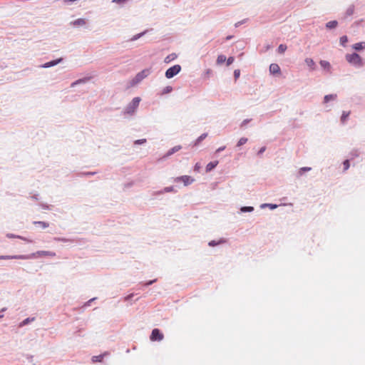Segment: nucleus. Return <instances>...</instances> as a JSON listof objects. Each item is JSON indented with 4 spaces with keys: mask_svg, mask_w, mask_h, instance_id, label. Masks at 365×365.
<instances>
[{
    "mask_svg": "<svg viewBox=\"0 0 365 365\" xmlns=\"http://www.w3.org/2000/svg\"><path fill=\"white\" fill-rule=\"evenodd\" d=\"M42 256H49L54 257L56 256V253L51 251H37L36 252L29 254V255H18L17 257H15L17 259H31L36 257H42Z\"/></svg>",
    "mask_w": 365,
    "mask_h": 365,
    "instance_id": "f257e3e1",
    "label": "nucleus"
},
{
    "mask_svg": "<svg viewBox=\"0 0 365 365\" xmlns=\"http://www.w3.org/2000/svg\"><path fill=\"white\" fill-rule=\"evenodd\" d=\"M151 73L150 68H145L138 73L129 82V87H133L140 83L143 79Z\"/></svg>",
    "mask_w": 365,
    "mask_h": 365,
    "instance_id": "f03ea898",
    "label": "nucleus"
},
{
    "mask_svg": "<svg viewBox=\"0 0 365 365\" xmlns=\"http://www.w3.org/2000/svg\"><path fill=\"white\" fill-rule=\"evenodd\" d=\"M346 60L351 64L356 67H362L364 66L363 59L356 53L346 55Z\"/></svg>",
    "mask_w": 365,
    "mask_h": 365,
    "instance_id": "7ed1b4c3",
    "label": "nucleus"
},
{
    "mask_svg": "<svg viewBox=\"0 0 365 365\" xmlns=\"http://www.w3.org/2000/svg\"><path fill=\"white\" fill-rule=\"evenodd\" d=\"M140 102V97H135L131 102H130L127 106L125 108L124 113L133 115L135 112L137 108L139 106V103Z\"/></svg>",
    "mask_w": 365,
    "mask_h": 365,
    "instance_id": "20e7f679",
    "label": "nucleus"
},
{
    "mask_svg": "<svg viewBox=\"0 0 365 365\" xmlns=\"http://www.w3.org/2000/svg\"><path fill=\"white\" fill-rule=\"evenodd\" d=\"M181 66L179 64L174 65L170 67L165 71V76L167 78L170 79L178 74L181 71Z\"/></svg>",
    "mask_w": 365,
    "mask_h": 365,
    "instance_id": "39448f33",
    "label": "nucleus"
},
{
    "mask_svg": "<svg viewBox=\"0 0 365 365\" xmlns=\"http://www.w3.org/2000/svg\"><path fill=\"white\" fill-rule=\"evenodd\" d=\"M150 339L153 341H160L163 339V333H161L160 329H153V331L151 332Z\"/></svg>",
    "mask_w": 365,
    "mask_h": 365,
    "instance_id": "423d86ee",
    "label": "nucleus"
},
{
    "mask_svg": "<svg viewBox=\"0 0 365 365\" xmlns=\"http://www.w3.org/2000/svg\"><path fill=\"white\" fill-rule=\"evenodd\" d=\"M183 182L184 185L185 186L190 185L193 181L194 179L188 175H182L180 177H178L175 179V182Z\"/></svg>",
    "mask_w": 365,
    "mask_h": 365,
    "instance_id": "0eeeda50",
    "label": "nucleus"
},
{
    "mask_svg": "<svg viewBox=\"0 0 365 365\" xmlns=\"http://www.w3.org/2000/svg\"><path fill=\"white\" fill-rule=\"evenodd\" d=\"M62 61H63V58H59L56 60H53V61L46 62V63L41 65L40 67L43 68H48L56 66L58 63H61Z\"/></svg>",
    "mask_w": 365,
    "mask_h": 365,
    "instance_id": "6e6552de",
    "label": "nucleus"
},
{
    "mask_svg": "<svg viewBox=\"0 0 365 365\" xmlns=\"http://www.w3.org/2000/svg\"><path fill=\"white\" fill-rule=\"evenodd\" d=\"M182 148L181 145H175L171 149H170L167 153L163 156V158H166L170 157V155H173L176 152L179 151Z\"/></svg>",
    "mask_w": 365,
    "mask_h": 365,
    "instance_id": "1a4fd4ad",
    "label": "nucleus"
},
{
    "mask_svg": "<svg viewBox=\"0 0 365 365\" xmlns=\"http://www.w3.org/2000/svg\"><path fill=\"white\" fill-rule=\"evenodd\" d=\"M280 68L278 64L277 63H272L269 66V72L272 74H279L280 73Z\"/></svg>",
    "mask_w": 365,
    "mask_h": 365,
    "instance_id": "9d476101",
    "label": "nucleus"
},
{
    "mask_svg": "<svg viewBox=\"0 0 365 365\" xmlns=\"http://www.w3.org/2000/svg\"><path fill=\"white\" fill-rule=\"evenodd\" d=\"M352 48L354 50L358 51H362V50H364L365 48V42L364 41H361V42H359V43H354L352 46Z\"/></svg>",
    "mask_w": 365,
    "mask_h": 365,
    "instance_id": "9b49d317",
    "label": "nucleus"
},
{
    "mask_svg": "<svg viewBox=\"0 0 365 365\" xmlns=\"http://www.w3.org/2000/svg\"><path fill=\"white\" fill-rule=\"evenodd\" d=\"M217 164H218V161L217 160L210 162L206 165V168H205L206 169V172L208 173V172L212 171L214 168H215V167L217 165Z\"/></svg>",
    "mask_w": 365,
    "mask_h": 365,
    "instance_id": "f8f14e48",
    "label": "nucleus"
},
{
    "mask_svg": "<svg viewBox=\"0 0 365 365\" xmlns=\"http://www.w3.org/2000/svg\"><path fill=\"white\" fill-rule=\"evenodd\" d=\"M35 317H28L26 319H25L24 320H23L19 325V327H23L27 324H29V323L35 321Z\"/></svg>",
    "mask_w": 365,
    "mask_h": 365,
    "instance_id": "ddd939ff",
    "label": "nucleus"
},
{
    "mask_svg": "<svg viewBox=\"0 0 365 365\" xmlns=\"http://www.w3.org/2000/svg\"><path fill=\"white\" fill-rule=\"evenodd\" d=\"M108 352H105V353H103L102 354H100L98 356H93L92 357V361H93V362H101V361H102L103 357L105 356L108 355Z\"/></svg>",
    "mask_w": 365,
    "mask_h": 365,
    "instance_id": "4468645a",
    "label": "nucleus"
},
{
    "mask_svg": "<svg viewBox=\"0 0 365 365\" xmlns=\"http://www.w3.org/2000/svg\"><path fill=\"white\" fill-rule=\"evenodd\" d=\"M207 136V133H204L202 135H200L195 141L194 146L198 145L203 140H205Z\"/></svg>",
    "mask_w": 365,
    "mask_h": 365,
    "instance_id": "2eb2a0df",
    "label": "nucleus"
},
{
    "mask_svg": "<svg viewBox=\"0 0 365 365\" xmlns=\"http://www.w3.org/2000/svg\"><path fill=\"white\" fill-rule=\"evenodd\" d=\"M304 61L307 66H309L312 70L315 69V63L312 58H307Z\"/></svg>",
    "mask_w": 365,
    "mask_h": 365,
    "instance_id": "dca6fc26",
    "label": "nucleus"
},
{
    "mask_svg": "<svg viewBox=\"0 0 365 365\" xmlns=\"http://www.w3.org/2000/svg\"><path fill=\"white\" fill-rule=\"evenodd\" d=\"M148 32V30H145L144 31L141 32V33H139L138 34H135L130 39V41H136L138 39H139L140 38L143 37V36H145L147 33Z\"/></svg>",
    "mask_w": 365,
    "mask_h": 365,
    "instance_id": "f3484780",
    "label": "nucleus"
},
{
    "mask_svg": "<svg viewBox=\"0 0 365 365\" xmlns=\"http://www.w3.org/2000/svg\"><path fill=\"white\" fill-rule=\"evenodd\" d=\"M338 25V22L336 20L330 21L326 24V28L328 29H335Z\"/></svg>",
    "mask_w": 365,
    "mask_h": 365,
    "instance_id": "a211bd4d",
    "label": "nucleus"
},
{
    "mask_svg": "<svg viewBox=\"0 0 365 365\" xmlns=\"http://www.w3.org/2000/svg\"><path fill=\"white\" fill-rule=\"evenodd\" d=\"M86 24V21L83 19H78L73 22H71V24H73L74 26H83Z\"/></svg>",
    "mask_w": 365,
    "mask_h": 365,
    "instance_id": "6ab92c4d",
    "label": "nucleus"
},
{
    "mask_svg": "<svg viewBox=\"0 0 365 365\" xmlns=\"http://www.w3.org/2000/svg\"><path fill=\"white\" fill-rule=\"evenodd\" d=\"M88 80V78H81V79L76 80V81L73 82L71 84V87L73 88V87L76 86L77 85H79V84H81V83H84L87 82Z\"/></svg>",
    "mask_w": 365,
    "mask_h": 365,
    "instance_id": "aec40b11",
    "label": "nucleus"
},
{
    "mask_svg": "<svg viewBox=\"0 0 365 365\" xmlns=\"http://www.w3.org/2000/svg\"><path fill=\"white\" fill-rule=\"evenodd\" d=\"M336 94H329L326 95L324 98V103H327L330 101L335 100L336 98Z\"/></svg>",
    "mask_w": 365,
    "mask_h": 365,
    "instance_id": "412c9836",
    "label": "nucleus"
},
{
    "mask_svg": "<svg viewBox=\"0 0 365 365\" xmlns=\"http://www.w3.org/2000/svg\"><path fill=\"white\" fill-rule=\"evenodd\" d=\"M254 210L252 206H243L240 207V212H252Z\"/></svg>",
    "mask_w": 365,
    "mask_h": 365,
    "instance_id": "4be33fe9",
    "label": "nucleus"
},
{
    "mask_svg": "<svg viewBox=\"0 0 365 365\" xmlns=\"http://www.w3.org/2000/svg\"><path fill=\"white\" fill-rule=\"evenodd\" d=\"M176 58H177V55L175 53H173L168 55V56H166L164 61L165 63H168L170 61L175 60Z\"/></svg>",
    "mask_w": 365,
    "mask_h": 365,
    "instance_id": "5701e85b",
    "label": "nucleus"
},
{
    "mask_svg": "<svg viewBox=\"0 0 365 365\" xmlns=\"http://www.w3.org/2000/svg\"><path fill=\"white\" fill-rule=\"evenodd\" d=\"M260 207L262 209L265 207H269L271 210H274L277 207V205L271 203H263L260 205Z\"/></svg>",
    "mask_w": 365,
    "mask_h": 365,
    "instance_id": "b1692460",
    "label": "nucleus"
},
{
    "mask_svg": "<svg viewBox=\"0 0 365 365\" xmlns=\"http://www.w3.org/2000/svg\"><path fill=\"white\" fill-rule=\"evenodd\" d=\"M34 225H40L43 229H46L49 226V224L46 222L43 221H34Z\"/></svg>",
    "mask_w": 365,
    "mask_h": 365,
    "instance_id": "393cba45",
    "label": "nucleus"
},
{
    "mask_svg": "<svg viewBox=\"0 0 365 365\" xmlns=\"http://www.w3.org/2000/svg\"><path fill=\"white\" fill-rule=\"evenodd\" d=\"M319 63H320L321 66L324 69L329 70L331 68V65H330L329 62H328L327 61L321 60Z\"/></svg>",
    "mask_w": 365,
    "mask_h": 365,
    "instance_id": "a878e982",
    "label": "nucleus"
},
{
    "mask_svg": "<svg viewBox=\"0 0 365 365\" xmlns=\"http://www.w3.org/2000/svg\"><path fill=\"white\" fill-rule=\"evenodd\" d=\"M226 60H227V58L225 55H222V54L219 55L217 58V63L219 65L222 64V63H225L226 61Z\"/></svg>",
    "mask_w": 365,
    "mask_h": 365,
    "instance_id": "bb28decb",
    "label": "nucleus"
},
{
    "mask_svg": "<svg viewBox=\"0 0 365 365\" xmlns=\"http://www.w3.org/2000/svg\"><path fill=\"white\" fill-rule=\"evenodd\" d=\"M175 192L174 187L170 186V187H165L163 190L159 191L158 194H163L164 192Z\"/></svg>",
    "mask_w": 365,
    "mask_h": 365,
    "instance_id": "cd10ccee",
    "label": "nucleus"
},
{
    "mask_svg": "<svg viewBox=\"0 0 365 365\" xmlns=\"http://www.w3.org/2000/svg\"><path fill=\"white\" fill-rule=\"evenodd\" d=\"M172 91H173V87L170 86H168L163 89V91L160 93V95L168 94V93H171Z\"/></svg>",
    "mask_w": 365,
    "mask_h": 365,
    "instance_id": "c85d7f7f",
    "label": "nucleus"
},
{
    "mask_svg": "<svg viewBox=\"0 0 365 365\" xmlns=\"http://www.w3.org/2000/svg\"><path fill=\"white\" fill-rule=\"evenodd\" d=\"M225 240L222 239L220 240V241H215V240H211L209 243H208V245L210 246V247H215L216 245H218L221 243H223L225 242Z\"/></svg>",
    "mask_w": 365,
    "mask_h": 365,
    "instance_id": "c756f323",
    "label": "nucleus"
},
{
    "mask_svg": "<svg viewBox=\"0 0 365 365\" xmlns=\"http://www.w3.org/2000/svg\"><path fill=\"white\" fill-rule=\"evenodd\" d=\"M354 12V5H351L348 7V9L346 11V16H351Z\"/></svg>",
    "mask_w": 365,
    "mask_h": 365,
    "instance_id": "7c9ffc66",
    "label": "nucleus"
},
{
    "mask_svg": "<svg viewBox=\"0 0 365 365\" xmlns=\"http://www.w3.org/2000/svg\"><path fill=\"white\" fill-rule=\"evenodd\" d=\"M348 42V38L346 36H342L341 38H340V44L345 47L346 46V43Z\"/></svg>",
    "mask_w": 365,
    "mask_h": 365,
    "instance_id": "2f4dec72",
    "label": "nucleus"
},
{
    "mask_svg": "<svg viewBox=\"0 0 365 365\" xmlns=\"http://www.w3.org/2000/svg\"><path fill=\"white\" fill-rule=\"evenodd\" d=\"M349 114H350V112L344 111L342 113V115L341 117V121L342 123H344L346 121V120L347 119V118L349 117Z\"/></svg>",
    "mask_w": 365,
    "mask_h": 365,
    "instance_id": "473e14b6",
    "label": "nucleus"
},
{
    "mask_svg": "<svg viewBox=\"0 0 365 365\" xmlns=\"http://www.w3.org/2000/svg\"><path fill=\"white\" fill-rule=\"evenodd\" d=\"M287 50V46L284 45V44H280L279 46H278V48H277V51H278V53H284V51Z\"/></svg>",
    "mask_w": 365,
    "mask_h": 365,
    "instance_id": "72a5a7b5",
    "label": "nucleus"
},
{
    "mask_svg": "<svg viewBox=\"0 0 365 365\" xmlns=\"http://www.w3.org/2000/svg\"><path fill=\"white\" fill-rule=\"evenodd\" d=\"M247 138H241L239 141L237 142V147H240L241 145H243L244 144H245L247 142Z\"/></svg>",
    "mask_w": 365,
    "mask_h": 365,
    "instance_id": "f704fd0d",
    "label": "nucleus"
},
{
    "mask_svg": "<svg viewBox=\"0 0 365 365\" xmlns=\"http://www.w3.org/2000/svg\"><path fill=\"white\" fill-rule=\"evenodd\" d=\"M311 169L310 167H302L299 170V175H302L304 172L309 171Z\"/></svg>",
    "mask_w": 365,
    "mask_h": 365,
    "instance_id": "c9c22d12",
    "label": "nucleus"
},
{
    "mask_svg": "<svg viewBox=\"0 0 365 365\" xmlns=\"http://www.w3.org/2000/svg\"><path fill=\"white\" fill-rule=\"evenodd\" d=\"M15 257H17V255H2V256H0V259H16Z\"/></svg>",
    "mask_w": 365,
    "mask_h": 365,
    "instance_id": "e433bc0d",
    "label": "nucleus"
},
{
    "mask_svg": "<svg viewBox=\"0 0 365 365\" xmlns=\"http://www.w3.org/2000/svg\"><path fill=\"white\" fill-rule=\"evenodd\" d=\"M55 241H57V242H71L72 240H70V239H67V238H63V237H54L53 239Z\"/></svg>",
    "mask_w": 365,
    "mask_h": 365,
    "instance_id": "4c0bfd02",
    "label": "nucleus"
},
{
    "mask_svg": "<svg viewBox=\"0 0 365 365\" xmlns=\"http://www.w3.org/2000/svg\"><path fill=\"white\" fill-rule=\"evenodd\" d=\"M343 165H344V171L347 170L349 168V167H350L349 160H345L343 162Z\"/></svg>",
    "mask_w": 365,
    "mask_h": 365,
    "instance_id": "58836bf2",
    "label": "nucleus"
},
{
    "mask_svg": "<svg viewBox=\"0 0 365 365\" xmlns=\"http://www.w3.org/2000/svg\"><path fill=\"white\" fill-rule=\"evenodd\" d=\"M146 143V139H139L134 141L135 145H143Z\"/></svg>",
    "mask_w": 365,
    "mask_h": 365,
    "instance_id": "ea45409f",
    "label": "nucleus"
},
{
    "mask_svg": "<svg viewBox=\"0 0 365 365\" xmlns=\"http://www.w3.org/2000/svg\"><path fill=\"white\" fill-rule=\"evenodd\" d=\"M96 173V172H84L81 173L80 174V176H92L94 175Z\"/></svg>",
    "mask_w": 365,
    "mask_h": 365,
    "instance_id": "a19ab883",
    "label": "nucleus"
},
{
    "mask_svg": "<svg viewBox=\"0 0 365 365\" xmlns=\"http://www.w3.org/2000/svg\"><path fill=\"white\" fill-rule=\"evenodd\" d=\"M252 120V119H249V118H247V119H245L240 124V128H244L245 126H246V125L247 123H249L250 121Z\"/></svg>",
    "mask_w": 365,
    "mask_h": 365,
    "instance_id": "79ce46f5",
    "label": "nucleus"
},
{
    "mask_svg": "<svg viewBox=\"0 0 365 365\" xmlns=\"http://www.w3.org/2000/svg\"><path fill=\"white\" fill-rule=\"evenodd\" d=\"M235 61V58L233 56H230L229 57L227 60H226V63H227V66H230Z\"/></svg>",
    "mask_w": 365,
    "mask_h": 365,
    "instance_id": "37998d69",
    "label": "nucleus"
},
{
    "mask_svg": "<svg viewBox=\"0 0 365 365\" xmlns=\"http://www.w3.org/2000/svg\"><path fill=\"white\" fill-rule=\"evenodd\" d=\"M240 76V71L239 69H236L234 71V77L235 79L237 80Z\"/></svg>",
    "mask_w": 365,
    "mask_h": 365,
    "instance_id": "c03bdc74",
    "label": "nucleus"
},
{
    "mask_svg": "<svg viewBox=\"0 0 365 365\" xmlns=\"http://www.w3.org/2000/svg\"><path fill=\"white\" fill-rule=\"evenodd\" d=\"M6 237L8 238H18V239H19V237H21L20 235H16L11 234V233L6 234Z\"/></svg>",
    "mask_w": 365,
    "mask_h": 365,
    "instance_id": "a18cd8bd",
    "label": "nucleus"
},
{
    "mask_svg": "<svg viewBox=\"0 0 365 365\" xmlns=\"http://www.w3.org/2000/svg\"><path fill=\"white\" fill-rule=\"evenodd\" d=\"M156 280H157L156 279H153V280H149V281L146 282L145 283H144L143 285L145 287L150 286V285L153 284L154 282H155Z\"/></svg>",
    "mask_w": 365,
    "mask_h": 365,
    "instance_id": "49530a36",
    "label": "nucleus"
},
{
    "mask_svg": "<svg viewBox=\"0 0 365 365\" xmlns=\"http://www.w3.org/2000/svg\"><path fill=\"white\" fill-rule=\"evenodd\" d=\"M40 206L44 210H50V206L45 203H40Z\"/></svg>",
    "mask_w": 365,
    "mask_h": 365,
    "instance_id": "de8ad7c7",
    "label": "nucleus"
},
{
    "mask_svg": "<svg viewBox=\"0 0 365 365\" xmlns=\"http://www.w3.org/2000/svg\"><path fill=\"white\" fill-rule=\"evenodd\" d=\"M128 0H113L112 2L113 3H116V4H124L125 2H126Z\"/></svg>",
    "mask_w": 365,
    "mask_h": 365,
    "instance_id": "09e8293b",
    "label": "nucleus"
},
{
    "mask_svg": "<svg viewBox=\"0 0 365 365\" xmlns=\"http://www.w3.org/2000/svg\"><path fill=\"white\" fill-rule=\"evenodd\" d=\"M96 297L91 299L90 300H88V301L85 304V305H84V306H85V307L90 306V304H92V302H93V301H94V300H96Z\"/></svg>",
    "mask_w": 365,
    "mask_h": 365,
    "instance_id": "8fccbe9b",
    "label": "nucleus"
},
{
    "mask_svg": "<svg viewBox=\"0 0 365 365\" xmlns=\"http://www.w3.org/2000/svg\"><path fill=\"white\" fill-rule=\"evenodd\" d=\"M265 150H266V147H262V148L259 150V151H258V153H257V155H262V154Z\"/></svg>",
    "mask_w": 365,
    "mask_h": 365,
    "instance_id": "3c124183",
    "label": "nucleus"
},
{
    "mask_svg": "<svg viewBox=\"0 0 365 365\" xmlns=\"http://www.w3.org/2000/svg\"><path fill=\"white\" fill-rule=\"evenodd\" d=\"M134 296V294H130L128 296L125 297V301H129Z\"/></svg>",
    "mask_w": 365,
    "mask_h": 365,
    "instance_id": "603ef678",
    "label": "nucleus"
},
{
    "mask_svg": "<svg viewBox=\"0 0 365 365\" xmlns=\"http://www.w3.org/2000/svg\"><path fill=\"white\" fill-rule=\"evenodd\" d=\"M19 239H21V240H22L24 241H26L27 242H32V240H29V239H27V238H26L24 237H22V236H21V237H19Z\"/></svg>",
    "mask_w": 365,
    "mask_h": 365,
    "instance_id": "864d4df0",
    "label": "nucleus"
},
{
    "mask_svg": "<svg viewBox=\"0 0 365 365\" xmlns=\"http://www.w3.org/2000/svg\"><path fill=\"white\" fill-rule=\"evenodd\" d=\"M200 168V163H197L195 165V168L194 170H196V171H198Z\"/></svg>",
    "mask_w": 365,
    "mask_h": 365,
    "instance_id": "5fc2aeb1",
    "label": "nucleus"
},
{
    "mask_svg": "<svg viewBox=\"0 0 365 365\" xmlns=\"http://www.w3.org/2000/svg\"><path fill=\"white\" fill-rule=\"evenodd\" d=\"M225 149V146H222V147H220L217 150L216 152L217 153H220L222 152V150H224Z\"/></svg>",
    "mask_w": 365,
    "mask_h": 365,
    "instance_id": "6e6d98bb",
    "label": "nucleus"
},
{
    "mask_svg": "<svg viewBox=\"0 0 365 365\" xmlns=\"http://www.w3.org/2000/svg\"><path fill=\"white\" fill-rule=\"evenodd\" d=\"M31 198L35 200H38V194H35V195L31 196Z\"/></svg>",
    "mask_w": 365,
    "mask_h": 365,
    "instance_id": "4d7b16f0",
    "label": "nucleus"
},
{
    "mask_svg": "<svg viewBox=\"0 0 365 365\" xmlns=\"http://www.w3.org/2000/svg\"><path fill=\"white\" fill-rule=\"evenodd\" d=\"M243 22L242 21H239L237 23L235 24V26L237 27L239 26L240 25H241Z\"/></svg>",
    "mask_w": 365,
    "mask_h": 365,
    "instance_id": "13d9d810",
    "label": "nucleus"
},
{
    "mask_svg": "<svg viewBox=\"0 0 365 365\" xmlns=\"http://www.w3.org/2000/svg\"><path fill=\"white\" fill-rule=\"evenodd\" d=\"M231 38H232V36H227L226 37V40H230Z\"/></svg>",
    "mask_w": 365,
    "mask_h": 365,
    "instance_id": "bf43d9fd",
    "label": "nucleus"
},
{
    "mask_svg": "<svg viewBox=\"0 0 365 365\" xmlns=\"http://www.w3.org/2000/svg\"><path fill=\"white\" fill-rule=\"evenodd\" d=\"M6 309H6V307H4V308H2V309H1V311H0V312H4Z\"/></svg>",
    "mask_w": 365,
    "mask_h": 365,
    "instance_id": "052dcab7",
    "label": "nucleus"
},
{
    "mask_svg": "<svg viewBox=\"0 0 365 365\" xmlns=\"http://www.w3.org/2000/svg\"><path fill=\"white\" fill-rule=\"evenodd\" d=\"M211 73V70L210 69H207V71H206V73L207 74H210Z\"/></svg>",
    "mask_w": 365,
    "mask_h": 365,
    "instance_id": "680f3d73",
    "label": "nucleus"
},
{
    "mask_svg": "<svg viewBox=\"0 0 365 365\" xmlns=\"http://www.w3.org/2000/svg\"><path fill=\"white\" fill-rule=\"evenodd\" d=\"M4 317L3 314H0V319H1Z\"/></svg>",
    "mask_w": 365,
    "mask_h": 365,
    "instance_id": "e2e57ef3",
    "label": "nucleus"
},
{
    "mask_svg": "<svg viewBox=\"0 0 365 365\" xmlns=\"http://www.w3.org/2000/svg\"><path fill=\"white\" fill-rule=\"evenodd\" d=\"M32 357H33L32 356H28V359H31Z\"/></svg>",
    "mask_w": 365,
    "mask_h": 365,
    "instance_id": "0e129e2a",
    "label": "nucleus"
}]
</instances>
